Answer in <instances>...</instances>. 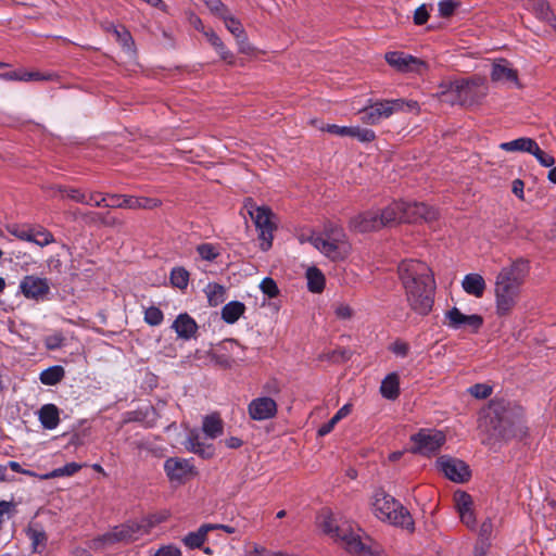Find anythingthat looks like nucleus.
<instances>
[{
  "label": "nucleus",
  "instance_id": "60",
  "mask_svg": "<svg viewBox=\"0 0 556 556\" xmlns=\"http://www.w3.org/2000/svg\"><path fill=\"white\" fill-rule=\"evenodd\" d=\"M456 3L451 0H443L439 2V12L442 17H450L453 15Z\"/></svg>",
  "mask_w": 556,
  "mask_h": 556
},
{
  "label": "nucleus",
  "instance_id": "50",
  "mask_svg": "<svg viewBox=\"0 0 556 556\" xmlns=\"http://www.w3.org/2000/svg\"><path fill=\"white\" fill-rule=\"evenodd\" d=\"M260 289L269 299H274L279 295V288L276 281L270 277H266L261 281Z\"/></svg>",
  "mask_w": 556,
  "mask_h": 556
},
{
  "label": "nucleus",
  "instance_id": "49",
  "mask_svg": "<svg viewBox=\"0 0 556 556\" xmlns=\"http://www.w3.org/2000/svg\"><path fill=\"white\" fill-rule=\"evenodd\" d=\"M144 321L150 326H159L163 323L164 314L156 306H149L144 309Z\"/></svg>",
  "mask_w": 556,
  "mask_h": 556
},
{
  "label": "nucleus",
  "instance_id": "31",
  "mask_svg": "<svg viewBox=\"0 0 556 556\" xmlns=\"http://www.w3.org/2000/svg\"><path fill=\"white\" fill-rule=\"evenodd\" d=\"M245 313V305L240 301H231L222 308V319L226 324L237 323Z\"/></svg>",
  "mask_w": 556,
  "mask_h": 556
},
{
  "label": "nucleus",
  "instance_id": "4",
  "mask_svg": "<svg viewBox=\"0 0 556 556\" xmlns=\"http://www.w3.org/2000/svg\"><path fill=\"white\" fill-rule=\"evenodd\" d=\"M479 428L493 438L516 437L523 430V412L503 400L492 401L479 417Z\"/></svg>",
  "mask_w": 556,
  "mask_h": 556
},
{
  "label": "nucleus",
  "instance_id": "24",
  "mask_svg": "<svg viewBox=\"0 0 556 556\" xmlns=\"http://www.w3.org/2000/svg\"><path fill=\"white\" fill-rule=\"evenodd\" d=\"M462 288L468 295L481 299L485 293L486 282L481 274L470 273L464 276Z\"/></svg>",
  "mask_w": 556,
  "mask_h": 556
},
{
  "label": "nucleus",
  "instance_id": "10",
  "mask_svg": "<svg viewBox=\"0 0 556 556\" xmlns=\"http://www.w3.org/2000/svg\"><path fill=\"white\" fill-rule=\"evenodd\" d=\"M483 317L479 314H465L453 306L444 313L443 324L454 331H468L477 333L483 326Z\"/></svg>",
  "mask_w": 556,
  "mask_h": 556
},
{
  "label": "nucleus",
  "instance_id": "38",
  "mask_svg": "<svg viewBox=\"0 0 556 556\" xmlns=\"http://www.w3.org/2000/svg\"><path fill=\"white\" fill-rule=\"evenodd\" d=\"M202 430L208 438L215 439L223 433V421L218 415L206 416L203 419Z\"/></svg>",
  "mask_w": 556,
  "mask_h": 556
},
{
  "label": "nucleus",
  "instance_id": "27",
  "mask_svg": "<svg viewBox=\"0 0 556 556\" xmlns=\"http://www.w3.org/2000/svg\"><path fill=\"white\" fill-rule=\"evenodd\" d=\"M101 26L105 31L112 33L115 36L116 40L125 51L131 54L136 53L135 41L128 29H126L124 26L118 27L112 22L108 21L103 22Z\"/></svg>",
  "mask_w": 556,
  "mask_h": 556
},
{
  "label": "nucleus",
  "instance_id": "59",
  "mask_svg": "<svg viewBox=\"0 0 556 556\" xmlns=\"http://www.w3.org/2000/svg\"><path fill=\"white\" fill-rule=\"evenodd\" d=\"M58 190L60 192H64L66 198L75 202L84 203V201H86V193L81 192L78 189H62L61 187H59Z\"/></svg>",
  "mask_w": 556,
  "mask_h": 556
},
{
  "label": "nucleus",
  "instance_id": "58",
  "mask_svg": "<svg viewBox=\"0 0 556 556\" xmlns=\"http://www.w3.org/2000/svg\"><path fill=\"white\" fill-rule=\"evenodd\" d=\"M154 556H182L180 548L174 544L163 545L157 548Z\"/></svg>",
  "mask_w": 556,
  "mask_h": 556
},
{
  "label": "nucleus",
  "instance_id": "9",
  "mask_svg": "<svg viewBox=\"0 0 556 556\" xmlns=\"http://www.w3.org/2000/svg\"><path fill=\"white\" fill-rule=\"evenodd\" d=\"M445 441L446 435L442 430L424 428L410 437V451L430 457L440 451Z\"/></svg>",
  "mask_w": 556,
  "mask_h": 556
},
{
  "label": "nucleus",
  "instance_id": "1",
  "mask_svg": "<svg viewBox=\"0 0 556 556\" xmlns=\"http://www.w3.org/2000/svg\"><path fill=\"white\" fill-rule=\"evenodd\" d=\"M397 274L408 307L419 316L429 315L435 293L431 268L425 262L405 260L399 264Z\"/></svg>",
  "mask_w": 556,
  "mask_h": 556
},
{
  "label": "nucleus",
  "instance_id": "42",
  "mask_svg": "<svg viewBox=\"0 0 556 556\" xmlns=\"http://www.w3.org/2000/svg\"><path fill=\"white\" fill-rule=\"evenodd\" d=\"M534 139L529 137H520L514 139L511 141L502 142L500 144V149L506 152H526L528 153L529 149L532 147V142Z\"/></svg>",
  "mask_w": 556,
  "mask_h": 556
},
{
  "label": "nucleus",
  "instance_id": "28",
  "mask_svg": "<svg viewBox=\"0 0 556 556\" xmlns=\"http://www.w3.org/2000/svg\"><path fill=\"white\" fill-rule=\"evenodd\" d=\"M39 421L45 429L53 430L60 424V410L54 404H45L38 413Z\"/></svg>",
  "mask_w": 556,
  "mask_h": 556
},
{
  "label": "nucleus",
  "instance_id": "29",
  "mask_svg": "<svg viewBox=\"0 0 556 556\" xmlns=\"http://www.w3.org/2000/svg\"><path fill=\"white\" fill-rule=\"evenodd\" d=\"M216 526L212 523L202 525L197 531L189 532L184 536L182 543L189 548H200L206 541L210 531L215 530Z\"/></svg>",
  "mask_w": 556,
  "mask_h": 556
},
{
  "label": "nucleus",
  "instance_id": "62",
  "mask_svg": "<svg viewBox=\"0 0 556 556\" xmlns=\"http://www.w3.org/2000/svg\"><path fill=\"white\" fill-rule=\"evenodd\" d=\"M429 18V13L426 9V5L422 4L416 9L414 13V23L416 25H424Z\"/></svg>",
  "mask_w": 556,
  "mask_h": 556
},
{
  "label": "nucleus",
  "instance_id": "53",
  "mask_svg": "<svg viewBox=\"0 0 556 556\" xmlns=\"http://www.w3.org/2000/svg\"><path fill=\"white\" fill-rule=\"evenodd\" d=\"M351 137L357 138L361 142H370L375 139V132L370 129H363L358 126H352Z\"/></svg>",
  "mask_w": 556,
  "mask_h": 556
},
{
  "label": "nucleus",
  "instance_id": "61",
  "mask_svg": "<svg viewBox=\"0 0 556 556\" xmlns=\"http://www.w3.org/2000/svg\"><path fill=\"white\" fill-rule=\"evenodd\" d=\"M390 350L396 355L401 357H405L408 354L409 345L404 341H395L390 346Z\"/></svg>",
  "mask_w": 556,
  "mask_h": 556
},
{
  "label": "nucleus",
  "instance_id": "64",
  "mask_svg": "<svg viewBox=\"0 0 556 556\" xmlns=\"http://www.w3.org/2000/svg\"><path fill=\"white\" fill-rule=\"evenodd\" d=\"M334 313L337 317L348 319L352 316V308L348 304L340 303L336 306Z\"/></svg>",
  "mask_w": 556,
  "mask_h": 556
},
{
  "label": "nucleus",
  "instance_id": "5",
  "mask_svg": "<svg viewBox=\"0 0 556 556\" xmlns=\"http://www.w3.org/2000/svg\"><path fill=\"white\" fill-rule=\"evenodd\" d=\"M368 505L371 514L380 521L408 531L414 530V520L409 511L384 490H376L371 494Z\"/></svg>",
  "mask_w": 556,
  "mask_h": 556
},
{
  "label": "nucleus",
  "instance_id": "56",
  "mask_svg": "<svg viewBox=\"0 0 556 556\" xmlns=\"http://www.w3.org/2000/svg\"><path fill=\"white\" fill-rule=\"evenodd\" d=\"M225 25L237 39L245 35L241 23L233 17H225Z\"/></svg>",
  "mask_w": 556,
  "mask_h": 556
},
{
  "label": "nucleus",
  "instance_id": "12",
  "mask_svg": "<svg viewBox=\"0 0 556 556\" xmlns=\"http://www.w3.org/2000/svg\"><path fill=\"white\" fill-rule=\"evenodd\" d=\"M164 471L173 484H184L195 475L190 460L180 457H169L164 463Z\"/></svg>",
  "mask_w": 556,
  "mask_h": 556
},
{
  "label": "nucleus",
  "instance_id": "20",
  "mask_svg": "<svg viewBox=\"0 0 556 556\" xmlns=\"http://www.w3.org/2000/svg\"><path fill=\"white\" fill-rule=\"evenodd\" d=\"M386 61L401 72H420L426 66L424 61L397 51L388 52Z\"/></svg>",
  "mask_w": 556,
  "mask_h": 556
},
{
  "label": "nucleus",
  "instance_id": "22",
  "mask_svg": "<svg viewBox=\"0 0 556 556\" xmlns=\"http://www.w3.org/2000/svg\"><path fill=\"white\" fill-rule=\"evenodd\" d=\"M394 113V106H364L357 114L359 119L367 125H376L389 118Z\"/></svg>",
  "mask_w": 556,
  "mask_h": 556
},
{
  "label": "nucleus",
  "instance_id": "45",
  "mask_svg": "<svg viewBox=\"0 0 556 556\" xmlns=\"http://www.w3.org/2000/svg\"><path fill=\"white\" fill-rule=\"evenodd\" d=\"M531 146L528 153L533 155L541 166L552 167L555 164V157L551 153L543 151L535 140H533Z\"/></svg>",
  "mask_w": 556,
  "mask_h": 556
},
{
  "label": "nucleus",
  "instance_id": "17",
  "mask_svg": "<svg viewBox=\"0 0 556 556\" xmlns=\"http://www.w3.org/2000/svg\"><path fill=\"white\" fill-rule=\"evenodd\" d=\"M20 291L26 299L41 301L50 292V285L47 278L28 275L21 280Z\"/></svg>",
  "mask_w": 556,
  "mask_h": 556
},
{
  "label": "nucleus",
  "instance_id": "11",
  "mask_svg": "<svg viewBox=\"0 0 556 556\" xmlns=\"http://www.w3.org/2000/svg\"><path fill=\"white\" fill-rule=\"evenodd\" d=\"M161 204L162 201L156 198L109 194V202L105 203V207L154 210L161 206Z\"/></svg>",
  "mask_w": 556,
  "mask_h": 556
},
{
  "label": "nucleus",
  "instance_id": "13",
  "mask_svg": "<svg viewBox=\"0 0 556 556\" xmlns=\"http://www.w3.org/2000/svg\"><path fill=\"white\" fill-rule=\"evenodd\" d=\"M250 419L254 421H265L273 419L278 414V404L276 400L268 395L254 397L247 407Z\"/></svg>",
  "mask_w": 556,
  "mask_h": 556
},
{
  "label": "nucleus",
  "instance_id": "21",
  "mask_svg": "<svg viewBox=\"0 0 556 556\" xmlns=\"http://www.w3.org/2000/svg\"><path fill=\"white\" fill-rule=\"evenodd\" d=\"M350 226L358 232H367L382 228L379 210H370L357 214L350 220Z\"/></svg>",
  "mask_w": 556,
  "mask_h": 556
},
{
  "label": "nucleus",
  "instance_id": "33",
  "mask_svg": "<svg viewBox=\"0 0 556 556\" xmlns=\"http://www.w3.org/2000/svg\"><path fill=\"white\" fill-rule=\"evenodd\" d=\"M186 448L192 453L199 454L202 457L210 458L214 454L212 445H205L200 441L198 433L191 432L185 443Z\"/></svg>",
  "mask_w": 556,
  "mask_h": 556
},
{
  "label": "nucleus",
  "instance_id": "51",
  "mask_svg": "<svg viewBox=\"0 0 556 556\" xmlns=\"http://www.w3.org/2000/svg\"><path fill=\"white\" fill-rule=\"evenodd\" d=\"M65 338L62 332L56 331L45 338V345L48 350L53 351L63 346Z\"/></svg>",
  "mask_w": 556,
  "mask_h": 556
},
{
  "label": "nucleus",
  "instance_id": "3",
  "mask_svg": "<svg viewBox=\"0 0 556 556\" xmlns=\"http://www.w3.org/2000/svg\"><path fill=\"white\" fill-rule=\"evenodd\" d=\"M529 262L518 258L502 267L494 279V311L500 318L513 315L529 275Z\"/></svg>",
  "mask_w": 556,
  "mask_h": 556
},
{
  "label": "nucleus",
  "instance_id": "63",
  "mask_svg": "<svg viewBox=\"0 0 556 556\" xmlns=\"http://www.w3.org/2000/svg\"><path fill=\"white\" fill-rule=\"evenodd\" d=\"M23 72H24V70L20 68V70L7 72V73H1L0 74V79L24 81Z\"/></svg>",
  "mask_w": 556,
  "mask_h": 556
},
{
  "label": "nucleus",
  "instance_id": "39",
  "mask_svg": "<svg viewBox=\"0 0 556 556\" xmlns=\"http://www.w3.org/2000/svg\"><path fill=\"white\" fill-rule=\"evenodd\" d=\"M81 468H83L81 464H78L75 462L67 463L63 467L55 468L50 472L39 476V479L48 480V479H53V478H59V477H71V476L75 475L76 472H78Z\"/></svg>",
  "mask_w": 556,
  "mask_h": 556
},
{
  "label": "nucleus",
  "instance_id": "46",
  "mask_svg": "<svg viewBox=\"0 0 556 556\" xmlns=\"http://www.w3.org/2000/svg\"><path fill=\"white\" fill-rule=\"evenodd\" d=\"M170 283L180 290H184L189 285V273L184 267H174L170 271Z\"/></svg>",
  "mask_w": 556,
  "mask_h": 556
},
{
  "label": "nucleus",
  "instance_id": "19",
  "mask_svg": "<svg viewBox=\"0 0 556 556\" xmlns=\"http://www.w3.org/2000/svg\"><path fill=\"white\" fill-rule=\"evenodd\" d=\"M404 223L432 222L438 218V211L425 203L405 201Z\"/></svg>",
  "mask_w": 556,
  "mask_h": 556
},
{
  "label": "nucleus",
  "instance_id": "6",
  "mask_svg": "<svg viewBox=\"0 0 556 556\" xmlns=\"http://www.w3.org/2000/svg\"><path fill=\"white\" fill-rule=\"evenodd\" d=\"M243 210L250 216L257 231V239L262 251H268L274 241L278 220L276 214L267 205H258L252 198L243 202Z\"/></svg>",
  "mask_w": 556,
  "mask_h": 556
},
{
  "label": "nucleus",
  "instance_id": "26",
  "mask_svg": "<svg viewBox=\"0 0 556 556\" xmlns=\"http://www.w3.org/2000/svg\"><path fill=\"white\" fill-rule=\"evenodd\" d=\"M405 201H393L383 210H379L382 227L404 223Z\"/></svg>",
  "mask_w": 556,
  "mask_h": 556
},
{
  "label": "nucleus",
  "instance_id": "47",
  "mask_svg": "<svg viewBox=\"0 0 556 556\" xmlns=\"http://www.w3.org/2000/svg\"><path fill=\"white\" fill-rule=\"evenodd\" d=\"M24 81H56L59 75L55 72L26 71L23 72Z\"/></svg>",
  "mask_w": 556,
  "mask_h": 556
},
{
  "label": "nucleus",
  "instance_id": "7",
  "mask_svg": "<svg viewBox=\"0 0 556 556\" xmlns=\"http://www.w3.org/2000/svg\"><path fill=\"white\" fill-rule=\"evenodd\" d=\"M311 243L321 254L334 262L345 260L352 251L348 236L341 228H332L329 231L312 236Z\"/></svg>",
  "mask_w": 556,
  "mask_h": 556
},
{
  "label": "nucleus",
  "instance_id": "43",
  "mask_svg": "<svg viewBox=\"0 0 556 556\" xmlns=\"http://www.w3.org/2000/svg\"><path fill=\"white\" fill-rule=\"evenodd\" d=\"M28 242H33L39 247H46L54 242V237L49 230L42 227L30 228V239Z\"/></svg>",
  "mask_w": 556,
  "mask_h": 556
},
{
  "label": "nucleus",
  "instance_id": "41",
  "mask_svg": "<svg viewBox=\"0 0 556 556\" xmlns=\"http://www.w3.org/2000/svg\"><path fill=\"white\" fill-rule=\"evenodd\" d=\"M204 36L206 37L207 41L215 48L222 60L227 61L230 64L233 62L232 53L226 49L222 39L213 30L204 31Z\"/></svg>",
  "mask_w": 556,
  "mask_h": 556
},
{
  "label": "nucleus",
  "instance_id": "55",
  "mask_svg": "<svg viewBox=\"0 0 556 556\" xmlns=\"http://www.w3.org/2000/svg\"><path fill=\"white\" fill-rule=\"evenodd\" d=\"M108 202L109 194L104 195L101 192H90L86 194V201H84V204L105 207V203Z\"/></svg>",
  "mask_w": 556,
  "mask_h": 556
},
{
  "label": "nucleus",
  "instance_id": "32",
  "mask_svg": "<svg viewBox=\"0 0 556 556\" xmlns=\"http://www.w3.org/2000/svg\"><path fill=\"white\" fill-rule=\"evenodd\" d=\"M305 277L307 280V289L313 293H320L326 286V278L323 271L316 266L306 269Z\"/></svg>",
  "mask_w": 556,
  "mask_h": 556
},
{
  "label": "nucleus",
  "instance_id": "48",
  "mask_svg": "<svg viewBox=\"0 0 556 556\" xmlns=\"http://www.w3.org/2000/svg\"><path fill=\"white\" fill-rule=\"evenodd\" d=\"M197 252L202 260L213 262L220 255V248L212 243H202L197 247Z\"/></svg>",
  "mask_w": 556,
  "mask_h": 556
},
{
  "label": "nucleus",
  "instance_id": "52",
  "mask_svg": "<svg viewBox=\"0 0 556 556\" xmlns=\"http://www.w3.org/2000/svg\"><path fill=\"white\" fill-rule=\"evenodd\" d=\"M468 392L476 399L483 400L492 394V388L485 383H477L468 389Z\"/></svg>",
  "mask_w": 556,
  "mask_h": 556
},
{
  "label": "nucleus",
  "instance_id": "57",
  "mask_svg": "<svg viewBox=\"0 0 556 556\" xmlns=\"http://www.w3.org/2000/svg\"><path fill=\"white\" fill-rule=\"evenodd\" d=\"M7 229L11 235L18 238L20 240L28 241L30 239V228H24L17 225H10L7 227Z\"/></svg>",
  "mask_w": 556,
  "mask_h": 556
},
{
  "label": "nucleus",
  "instance_id": "23",
  "mask_svg": "<svg viewBox=\"0 0 556 556\" xmlns=\"http://www.w3.org/2000/svg\"><path fill=\"white\" fill-rule=\"evenodd\" d=\"M172 328L179 339L190 340L198 331V324L190 315L182 313L176 317Z\"/></svg>",
  "mask_w": 556,
  "mask_h": 556
},
{
  "label": "nucleus",
  "instance_id": "16",
  "mask_svg": "<svg viewBox=\"0 0 556 556\" xmlns=\"http://www.w3.org/2000/svg\"><path fill=\"white\" fill-rule=\"evenodd\" d=\"M437 467L451 481L462 483L470 478L469 467L460 459L450 456H441L437 460Z\"/></svg>",
  "mask_w": 556,
  "mask_h": 556
},
{
  "label": "nucleus",
  "instance_id": "40",
  "mask_svg": "<svg viewBox=\"0 0 556 556\" xmlns=\"http://www.w3.org/2000/svg\"><path fill=\"white\" fill-rule=\"evenodd\" d=\"M352 412V405L351 404H345L343 405L336 414L326 424H324L319 429H318V435L319 437H325L327 435L328 433H330L332 431V429L334 428V426L343 418H345L348 415H350V413Z\"/></svg>",
  "mask_w": 556,
  "mask_h": 556
},
{
  "label": "nucleus",
  "instance_id": "54",
  "mask_svg": "<svg viewBox=\"0 0 556 556\" xmlns=\"http://www.w3.org/2000/svg\"><path fill=\"white\" fill-rule=\"evenodd\" d=\"M323 131H327L340 137H351L352 126H338L336 124H327L320 126Z\"/></svg>",
  "mask_w": 556,
  "mask_h": 556
},
{
  "label": "nucleus",
  "instance_id": "36",
  "mask_svg": "<svg viewBox=\"0 0 556 556\" xmlns=\"http://www.w3.org/2000/svg\"><path fill=\"white\" fill-rule=\"evenodd\" d=\"M532 11L538 18L545 21L556 31V17L546 1H534L532 4Z\"/></svg>",
  "mask_w": 556,
  "mask_h": 556
},
{
  "label": "nucleus",
  "instance_id": "34",
  "mask_svg": "<svg viewBox=\"0 0 556 556\" xmlns=\"http://www.w3.org/2000/svg\"><path fill=\"white\" fill-rule=\"evenodd\" d=\"M170 514L168 510H161L144 517L137 522L142 531V536L150 533L151 529L168 520Z\"/></svg>",
  "mask_w": 556,
  "mask_h": 556
},
{
  "label": "nucleus",
  "instance_id": "15",
  "mask_svg": "<svg viewBox=\"0 0 556 556\" xmlns=\"http://www.w3.org/2000/svg\"><path fill=\"white\" fill-rule=\"evenodd\" d=\"M453 501L462 523L470 530H476L477 517L472 496L464 491H456Z\"/></svg>",
  "mask_w": 556,
  "mask_h": 556
},
{
  "label": "nucleus",
  "instance_id": "18",
  "mask_svg": "<svg viewBox=\"0 0 556 556\" xmlns=\"http://www.w3.org/2000/svg\"><path fill=\"white\" fill-rule=\"evenodd\" d=\"M490 75L494 83L507 86H519L517 70H515L505 59H500L493 62Z\"/></svg>",
  "mask_w": 556,
  "mask_h": 556
},
{
  "label": "nucleus",
  "instance_id": "14",
  "mask_svg": "<svg viewBox=\"0 0 556 556\" xmlns=\"http://www.w3.org/2000/svg\"><path fill=\"white\" fill-rule=\"evenodd\" d=\"M486 81L482 77H472L470 79H460L450 83L448 91L455 92L464 101L472 100L486 92Z\"/></svg>",
  "mask_w": 556,
  "mask_h": 556
},
{
  "label": "nucleus",
  "instance_id": "37",
  "mask_svg": "<svg viewBox=\"0 0 556 556\" xmlns=\"http://www.w3.org/2000/svg\"><path fill=\"white\" fill-rule=\"evenodd\" d=\"M64 368L60 365H54L42 370L39 375V380L45 386H55L64 378Z\"/></svg>",
  "mask_w": 556,
  "mask_h": 556
},
{
  "label": "nucleus",
  "instance_id": "25",
  "mask_svg": "<svg viewBox=\"0 0 556 556\" xmlns=\"http://www.w3.org/2000/svg\"><path fill=\"white\" fill-rule=\"evenodd\" d=\"M26 535L30 541V547L34 553H42L46 549L48 534L41 523L30 522L26 529Z\"/></svg>",
  "mask_w": 556,
  "mask_h": 556
},
{
  "label": "nucleus",
  "instance_id": "30",
  "mask_svg": "<svg viewBox=\"0 0 556 556\" xmlns=\"http://www.w3.org/2000/svg\"><path fill=\"white\" fill-rule=\"evenodd\" d=\"M380 393L387 400H395L400 395V378L396 372L384 377L380 386Z\"/></svg>",
  "mask_w": 556,
  "mask_h": 556
},
{
  "label": "nucleus",
  "instance_id": "44",
  "mask_svg": "<svg viewBox=\"0 0 556 556\" xmlns=\"http://www.w3.org/2000/svg\"><path fill=\"white\" fill-rule=\"evenodd\" d=\"M531 146L528 153L533 155L541 166L552 167L555 164V157L551 153L543 151L535 140H533Z\"/></svg>",
  "mask_w": 556,
  "mask_h": 556
},
{
  "label": "nucleus",
  "instance_id": "2",
  "mask_svg": "<svg viewBox=\"0 0 556 556\" xmlns=\"http://www.w3.org/2000/svg\"><path fill=\"white\" fill-rule=\"evenodd\" d=\"M318 527L350 556H387L381 546L369 538H363L362 531L349 521L338 519L330 510L318 516Z\"/></svg>",
  "mask_w": 556,
  "mask_h": 556
},
{
  "label": "nucleus",
  "instance_id": "35",
  "mask_svg": "<svg viewBox=\"0 0 556 556\" xmlns=\"http://www.w3.org/2000/svg\"><path fill=\"white\" fill-rule=\"evenodd\" d=\"M210 306H218L226 300V288L216 282H210L203 290Z\"/></svg>",
  "mask_w": 556,
  "mask_h": 556
},
{
  "label": "nucleus",
  "instance_id": "8",
  "mask_svg": "<svg viewBox=\"0 0 556 556\" xmlns=\"http://www.w3.org/2000/svg\"><path fill=\"white\" fill-rule=\"evenodd\" d=\"M142 538V531L137 521L116 526L92 540L91 547L105 549L118 544H129Z\"/></svg>",
  "mask_w": 556,
  "mask_h": 556
}]
</instances>
